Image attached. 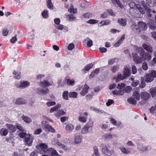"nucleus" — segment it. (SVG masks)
I'll return each instance as SVG.
<instances>
[{"mask_svg":"<svg viewBox=\"0 0 156 156\" xmlns=\"http://www.w3.org/2000/svg\"><path fill=\"white\" fill-rule=\"evenodd\" d=\"M135 48L136 52L139 53L142 60L145 61L147 60L148 61H149L151 60V55L148 53L146 52L142 48L135 46Z\"/></svg>","mask_w":156,"mask_h":156,"instance_id":"1","label":"nucleus"},{"mask_svg":"<svg viewBox=\"0 0 156 156\" xmlns=\"http://www.w3.org/2000/svg\"><path fill=\"white\" fill-rule=\"evenodd\" d=\"M156 77V70H151L148 73L146 74L145 77V81L147 83L151 82Z\"/></svg>","mask_w":156,"mask_h":156,"instance_id":"2","label":"nucleus"},{"mask_svg":"<svg viewBox=\"0 0 156 156\" xmlns=\"http://www.w3.org/2000/svg\"><path fill=\"white\" fill-rule=\"evenodd\" d=\"M110 146L109 144L104 145L102 148L103 153L106 156H111L114 153L113 150H110Z\"/></svg>","mask_w":156,"mask_h":156,"instance_id":"3","label":"nucleus"},{"mask_svg":"<svg viewBox=\"0 0 156 156\" xmlns=\"http://www.w3.org/2000/svg\"><path fill=\"white\" fill-rule=\"evenodd\" d=\"M30 85V83L29 82L27 81H23L16 83L15 86L17 88L23 89L27 87Z\"/></svg>","mask_w":156,"mask_h":156,"instance_id":"4","label":"nucleus"},{"mask_svg":"<svg viewBox=\"0 0 156 156\" xmlns=\"http://www.w3.org/2000/svg\"><path fill=\"white\" fill-rule=\"evenodd\" d=\"M89 88V87L88 85L85 84L84 86H82L81 87H79L76 89V90L77 91H80L81 89H82V90L80 92V94L82 96H83L87 93Z\"/></svg>","mask_w":156,"mask_h":156,"instance_id":"5","label":"nucleus"},{"mask_svg":"<svg viewBox=\"0 0 156 156\" xmlns=\"http://www.w3.org/2000/svg\"><path fill=\"white\" fill-rule=\"evenodd\" d=\"M45 121H43L42 123V126L45 130L46 131L48 130L53 133H55V129L50 125L46 124L45 123Z\"/></svg>","mask_w":156,"mask_h":156,"instance_id":"6","label":"nucleus"},{"mask_svg":"<svg viewBox=\"0 0 156 156\" xmlns=\"http://www.w3.org/2000/svg\"><path fill=\"white\" fill-rule=\"evenodd\" d=\"M88 114L87 112L81 113L79 117V120L81 122L85 123L87 122Z\"/></svg>","mask_w":156,"mask_h":156,"instance_id":"7","label":"nucleus"},{"mask_svg":"<svg viewBox=\"0 0 156 156\" xmlns=\"http://www.w3.org/2000/svg\"><path fill=\"white\" fill-rule=\"evenodd\" d=\"M150 94L147 92H143L141 93V98L144 101H147L150 98Z\"/></svg>","mask_w":156,"mask_h":156,"instance_id":"8","label":"nucleus"},{"mask_svg":"<svg viewBox=\"0 0 156 156\" xmlns=\"http://www.w3.org/2000/svg\"><path fill=\"white\" fill-rule=\"evenodd\" d=\"M132 55L133 60L136 64L141 63L142 62V60L141 58H140L137 54L133 53Z\"/></svg>","mask_w":156,"mask_h":156,"instance_id":"9","label":"nucleus"},{"mask_svg":"<svg viewBox=\"0 0 156 156\" xmlns=\"http://www.w3.org/2000/svg\"><path fill=\"white\" fill-rule=\"evenodd\" d=\"M131 74V73L130 71V68L126 66H125L124 67L123 74V75H124V77H126V78L130 76Z\"/></svg>","mask_w":156,"mask_h":156,"instance_id":"10","label":"nucleus"},{"mask_svg":"<svg viewBox=\"0 0 156 156\" xmlns=\"http://www.w3.org/2000/svg\"><path fill=\"white\" fill-rule=\"evenodd\" d=\"M137 25L139 29L140 30H145L147 27L146 24L143 22H138Z\"/></svg>","mask_w":156,"mask_h":156,"instance_id":"11","label":"nucleus"},{"mask_svg":"<svg viewBox=\"0 0 156 156\" xmlns=\"http://www.w3.org/2000/svg\"><path fill=\"white\" fill-rule=\"evenodd\" d=\"M27 136V137H26L25 138V142L28 146H31L33 142V138L30 136V135Z\"/></svg>","mask_w":156,"mask_h":156,"instance_id":"12","label":"nucleus"},{"mask_svg":"<svg viewBox=\"0 0 156 156\" xmlns=\"http://www.w3.org/2000/svg\"><path fill=\"white\" fill-rule=\"evenodd\" d=\"M65 129L67 132L70 133L74 129V126L72 124L68 123L66 126Z\"/></svg>","mask_w":156,"mask_h":156,"instance_id":"13","label":"nucleus"},{"mask_svg":"<svg viewBox=\"0 0 156 156\" xmlns=\"http://www.w3.org/2000/svg\"><path fill=\"white\" fill-rule=\"evenodd\" d=\"M142 47L146 51L150 52H152L153 51V50L152 47L150 45L146 44H142Z\"/></svg>","mask_w":156,"mask_h":156,"instance_id":"14","label":"nucleus"},{"mask_svg":"<svg viewBox=\"0 0 156 156\" xmlns=\"http://www.w3.org/2000/svg\"><path fill=\"white\" fill-rule=\"evenodd\" d=\"M41 149L45 152L47 153L49 151L47 145L44 143H41L39 145Z\"/></svg>","mask_w":156,"mask_h":156,"instance_id":"15","label":"nucleus"},{"mask_svg":"<svg viewBox=\"0 0 156 156\" xmlns=\"http://www.w3.org/2000/svg\"><path fill=\"white\" fill-rule=\"evenodd\" d=\"M27 103L26 100L24 99L20 98L17 99L15 102L16 105H22L25 104Z\"/></svg>","mask_w":156,"mask_h":156,"instance_id":"16","label":"nucleus"},{"mask_svg":"<svg viewBox=\"0 0 156 156\" xmlns=\"http://www.w3.org/2000/svg\"><path fill=\"white\" fill-rule=\"evenodd\" d=\"M49 90L48 89L44 90L40 88H38L37 90V93L40 95H44L48 92Z\"/></svg>","mask_w":156,"mask_h":156,"instance_id":"17","label":"nucleus"},{"mask_svg":"<svg viewBox=\"0 0 156 156\" xmlns=\"http://www.w3.org/2000/svg\"><path fill=\"white\" fill-rule=\"evenodd\" d=\"M65 81L68 85L73 86L75 84V80L73 79L71 80L69 78H66Z\"/></svg>","mask_w":156,"mask_h":156,"instance_id":"18","label":"nucleus"},{"mask_svg":"<svg viewBox=\"0 0 156 156\" xmlns=\"http://www.w3.org/2000/svg\"><path fill=\"white\" fill-rule=\"evenodd\" d=\"M129 6L131 8L135 9H138L140 8V6L138 4H136L134 2H131L129 4Z\"/></svg>","mask_w":156,"mask_h":156,"instance_id":"19","label":"nucleus"},{"mask_svg":"<svg viewBox=\"0 0 156 156\" xmlns=\"http://www.w3.org/2000/svg\"><path fill=\"white\" fill-rule=\"evenodd\" d=\"M132 96L133 98L136 100L139 101L141 97V94H140L138 91H135L133 92Z\"/></svg>","mask_w":156,"mask_h":156,"instance_id":"20","label":"nucleus"},{"mask_svg":"<svg viewBox=\"0 0 156 156\" xmlns=\"http://www.w3.org/2000/svg\"><path fill=\"white\" fill-rule=\"evenodd\" d=\"M94 125L93 122L91 119H89V122L85 125L90 131L92 130V127Z\"/></svg>","mask_w":156,"mask_h":156,"instance_id":"21","label":"nucleus"},{"mask_svg":"<svg viewBox=\"0 0 156 156\" xmlns=\"http://www.w3.org/2000/svg\"><path fill=\"white\" fill-rule=\"evenodd\" d=\"M6 127L9 129L10 132H14L16 130V126L12 124H7Z\"/></svg>","mask_w":156,"mask_h":156,"instance_id":"22","label":"nucleus"},{"mask_svg":"<svg viewBox=\"0 0 156 156\" xmlns=\"http://www.w3.org/2000/svg\"><path fill=\"white\" fill-rule=\"evenodd\" d=\"M120 149L121 151L124 154H128L131 153V149L129 148L126 149L125 147H120Z\"/></svg>","mask_w":156,"mask_h":156,"instance_id":"23","label":"nucleus"},{"mask_svg":"<svg viewBox=\"0 0 156 156\" xmlns=\"http://www.w3.org/2000/svg\"><path fill=\"white\" fill-rule=\"evenodd\" d=\"M111 22V21L109 20H104L98 23V25L100 27L104 25H107L110 24Z\"/></svg>","mask_w":156,"mask_h":156,"instance_id":"24","label":"nucleus"},{"mask_svg":"<svg viewBox=\"0 0 156 156\" xmlns=\"http://www.w3.org/2000/svg\"><path fill=\"white\" fill-rule=\"evenodd\" d=\"M112 93L114 95H122L124 94V92L123 90L120 89L118 91L116 90H114L112 91Z\"/></svg>","mask_w":156,"mask_h":156,"instance_id":"25","label":"nucleus"},{"mask_svg":"<svg viewBox=\"0 0 156 156\" xmlns=\"http://www.w3.org/2000/svg\"><path fill=\"white\" fill-rule=\"evenodd\" d=\"M149 92L153 98H155L156 97V88L155 87L151 88L149 90Z\"/></svg>","mask_w":156,"mask_h":156,"instance_id":"26","label":"nucleus"},{"mask_svg":"<svg viewBox=\"0 0 156 156\" xmlns=\"http://www.w3.org/2000/svg\"><path fill=\"white\" fill-rule=\"evenodd\" d=\"M51 85L52 84H51L48 82V81L46 80L42 81L40 83V86L44 87Z\"/></svg>","mask_w":156,"mask_h":156,"instance_id":"27","label":"nucleus"},{"mask_svg":"<svg viewBox=\"0 0 156 156\" xmlns=\"http://www.w3.org/2000/svg\"><path fill=\"white\" fill-rule=\"evenodd\" d=\"M125 35H123L121 37L120 39L114 44V46L115 47H118L122 43L123 41L125 39Z\"/></svg>","mask_w":156,"mask_h":156,"instance_id":"28","label":"nucleus"},{"mask_svg":"<svg viewBox=\"0 0 156 156\" xmlns=\"http://www.w3.org/2000/svg\"><path fill=\"white\" fill-rule=\"evenodd\" d=\"M52 143L55 146L60 147H61L64 149H66L67 148V147L64 144H62L61 143L58 141L56 142L54 141H53Z\"/></svg>","mask_w":156,"mask_h":156,"instance_id":"29","label":"nucleus"},{"mask_svg":"<svg viewBox=\"0 0 156 156\" xmlns=\"http://www.w3.org/2000/svg\"><path fill=\"white\" fill-rule=\"evenodd\" d=\"M126 21L125 19L120 18L118 19V22L121 25L123 26H125L126 24Z\"/></svg>","mask_w":156,"mask_h":156,"instance_id":"30","label":"nucleus"},{"mask_svg":"<svg viewBox=\"0 0 156 156\" xmlns=\"http://www.w3.org/2000/svg\"><path fill=\"white\" fill-rule=\"evenodd\" d=\"M119 69V66L118 65H115L111 67L110 69L113 73H115Z\"/></svg>","mask_w":156,"mask_h":156,"instance_id":"31","label":"nucleus"},{"mask_svg":"<svg viewBox=\"0 0 156 156\" xmlns=\"http://www.w3.org/2000/svg\"><path fill=\"white\" fill-rule=\"evenodd\" d=\"M93 66V65L92 63L89 64L84 67V68L82 70L84 72L86 71H88Z\"/></svg>","mask_w":156,"mask_h":156,"instance_id":"32","label":"nucleus"},{"mask_svg":"<svg viewBox=\"0 0 156 156\" xmlns=\"http://www.w3.org/2000/svg\"><path fill=\"white\" fill-rule=\"evenodd\" d=\"M82 138L79 135H76L74 137V141L75 143L78 144L81 142Z\"/></svg>","mask_w":156,"mask_h":156,"instance_id":"33","label":"nucleus"},{"mask_svg":"<svg viewBox=\"0 0 156 156\" xmlns=\"http://www.w3.org/2000/svg\"><path fill=\"white\" fill-rule=\"evenodd\" d=\"M86 41L87 42V46L88 47H90L92 45L93 41L92 40L87 38L83 41V42H85Z\"/></svg>","mask_w":156,"mask_h":156,"instance_id":"34","label":"nucleus"},{"mask_svg":"<svg viewBox=\"0 0 156 156\" xmlns=\"http://www.w3.org/2000/svg\"><path fill=\"white\" fill-rule=\"evenodd\" d=\"M49 151H51V155L52 156H60L57 151L52 148H49Z\"/></svg>","mask_w":156,"mask_h":156,"instance_id":"35","label":"nucleus"},{"mask_svg":"<svg viewBox=\"0 0 156 156\" xmlns=\"http://www.w3.org/2000/svg\"><path fill=\"white\" fill-rule=\"evenodd\" d=\"M23 119L26 123H29L32 121V119L30 118L25 116L22 117Z\"/></svg>","mask_w":156,"mask_h":156,"instance_id":"36","label":"nucleus"},{"mask_svg":"<svg viewBox=\"0 0 156 156\" xmlns=\"http://www.w3.org/2000/svg\"><path fill=\"white\" fill-rule=\"evenodd\" d=\"M66 82H65V79L62 81L61 79L59 80L58 82V87L59 88L63 87L66 84Z\"/></svg>","mask_w":156,"mask_h":156,"instance_id":"37","label":"nucleus"},{"mask_svg":"<svg viewBox=\"0 0 156 156\" xmlns=\"http://www.w3.org/2000/svg\"><path fill=\"white\" fill-rule=\"evenodd\" d=\"M13 74L15 75L14 77L17 79H20L21 77V73L20 72L14 71Z\"/></svg>","mask_w":156,"mask_h":156,"instance_id":"38","label":"nucleus"},{"mask_svg":"<svg viewBox=\"0 0 156 156\" xmlns=\"http://www.w3.org/2000/svg\"><path fill=\"white\" fill-rule=\"evenodd\" d=\"M126 78V77H124V75H123V76H122L121 73H118V74L117 79H116L115 78H114L113 79V80H115V81L117 82L118 81V79L122 80Z\"/></svg>","mask_w":156,"mask_h":156,"instance_id":"39","label":"nucleus"},{"mask_svg":"<svg viewBox=\"0 0 156 156\" xmlns=\"http://www.w3.org/2000/svg\"><path fill=\"white\" fill-rule=\"evenodd\" d=\"M89 129L84 126V127L82 129L81 133L82 134H86L88 133L89 131Z\"/></svg>","mask_w":156,"mask_h":156,"instance_id":"40","label":"nucleus"},{"mask_svg":"<svg viewBox=\"0 0 156 156\" xmlns=\"http://www.w3.org/2000/svg\"><path fill=\"white\" fill-rule=\"evenodd\" d=\"M133 97L130 98L128 100V101L129 103L135 105L136 103V101Z\"/></svg>","mask_w":156,"mask_h":156,"instance_id":"41","label":"nucleus"},{"mask_svg":"<svg viewBox=\"0 0 156 156\" xmlns=\"http://www.w3.org/2000/svg\"><path fill=\"white\" fill-rule=\"evenodd\" d=\"M66 114V112H64L63 111L60 110L59 111L55 113V115L58 117L62 115H64Z\"/></svg>","mask_w":156,"mask_h":156,"instance_id":"42","label":"nucleus"},{"mask_svg":"<svg viewBox=\"0 0 156 156\" xmlns=\"http://www.w3.org/2000/svg\"><path fill=\"white\" fill-rule=\"evenodd\" d=\"M47 6L49 9H53V5L51 2V0H47Z\"/></svg>","mask_w":156,"mask_h":156,"instance_id":"43","label":"nucleus"},{"mask_svg":"<svg viewBox=\"0 0 156 156\" xmlns=\"http://www.w3.org/2000/svg\"><path fill=\"white\" fill-rule=\"evenodd\" d=\"M0 133L2 136H5L7 134L8 131L6 129H2L1 130Z\"/></svg>","mask_w":156,"mask_h":156,"instance_id":"44","label":"nucleus"},{"mask_svg":"<svg viewBox=\"0 0 156 156\" xmlns=\"http://www.w3.org/2000/svg\"><path fill=\"white\" fill-rule=\"evenodd\" d=\"M112 137V135L110 134H106L104 135L102 137L103 139H109Z\"/></svg>","mask_w":156,"mask_h":156,"instance_id":"45","label":"nucleus"},{"mask_svg":"<svg viewBox=\"0 0 156 156\" xmlns=\"http://www.w3.org/2000/svg\"><path fill=\"white\" fill-rule=\"evenodd\" d=\"M68 11L71 13H76L77 12V9H74L72 5L70 7V8L68 9Z\"/></svg>","mask_w":156,"mask_h":156,"instance_id":"46","label":"nucleus"},{"mask_svg":"<svg viewBox=\"0 0 156 156\" xmlns=\"http://www.w3.org/2000/svg\"><path fill=\"white\" fill-rule=\"evenodd\" d=\"M77 94V93L75 92H72L69 93V95L70 97L76 98Z\"/></svg>","mask_w":156,"mask_h":156,"instance_id":"47","label":"nucleus"},{"mask_svg":"<svg viewBox=\"0 0 156 156\" xmlns=\"http://www.w3.org/2000/svg\"><path fill=\"white\" fill-rule=\"evenodd\" d=\"M137 148L140 151H144L146 150L145 147H144L141 144H138L137 145Z\"/></svg>","mask_w":156,"mask_h":156,"instance_id":"48","label":"nucleus"},{"mask_svg":"<svg viewBox=\"0 0 156 156\" xmlns=\"http://www.w3.org/2000/svg\"><path fill=\"white\" fill-rule=\"evenodd\" d=\"M141 3L144 7L145 9L147 10V12L148 13H150L151 12V10L150 9L149 7H147L144 2H142Z\"/></svg>","mask_w":156,"mask_h":156,"instance_id":"49","label":"nucleus"},{"mask_svg":"<svg viewBox=\"0 0 156 156\" xmlns=\"http://www.w3.org/2000/svg\"><path fill=\"white\" fill-rule=\"evenodd\" d=\"M112 3L115 5H119L121 8H122L123 5H120V2L119 0H111Z\"/></svg>","mask_w":156,"mask_h":156,"instance_id":"50","label":"nucleus"},{"mask_svg":"<svg viewBox=\"0 0 156 156\" xmlns=\"http://www.w3.org/2000/svg\"><path fill=\"white\" fill-rule=\"evenodd\" d=\"M60 106V105H58L54 107L53 108H52L50 110V113H52L53 112L56 111L57 110Z\"/></svg>","mask_w":156,"mask_h":156,"instance_id":"51","label":"nucleus"},{"mask_svg":"<svg viewBox=\"0 0 156 156\" xmlns=\"http://www.w3.org/2000/svg\"><path fill=\"white\" fill-rule=\"evenodd\" d=\"M68 92L67 91H64L62 94V96L63 98L66 100H68Z\"/></svg>","mask_w":156,"mask_h":156,"instance_id":"52","label":"nucleus"},{"mask_svg":"<svg viewBox=\"0 0 156 156\" xmlns=\"http://www.w3.org/2000/svg\"><path fill=\"white\" fill-rule=\"evenodd\" d=\"M98 21L94 19H90L87 21V23L91 24H93L97 23Z\"/></svg>","mask_w":156,"mask_h":156,"instance_id":"53","label":"nucleus"},{"mask_svg":"<svg viewBox=\"0 0 156 156\" xmlns=\"http://www.w3.org/2000/svg\"><path fill=\"white\" fill-rule=\"evenodd\" d=\"M45 75L42 74H40L36 76V80L41 81L42 79L45 76Z\"/></svg>","mask_w":156,"mask_h":156,"instance_id":"54","label":"nucleus"},{"mask_svg":"<svg viewBox=\"0 0 156 156\" xmlns=\"http://www.w3.org/2000/svg\"><path fill=\"white\" fill-rule=\"evenodd\" d=\"M125 84L123 83H121L120 84H119L117 85V88L118 89H122L125 86Z\"/></svg>","mask_w":156,"mask_h":156,"instance_id":"55","label":"nucleus"},{"mask_svg":"<svg viewBox=\"0 0 156 156\" xmlns=\"http://www.w3.org/2000/svg\"><path fill=\"white\" fill-rule=\"evenodd\" d=\"M148 68V67L147 63L146 62L143 63L142 65V69L146 71L147 69Z\"/></svg>","mask_w":156,"mask_h":156,"instance_id":"56","label":"nucleus"},{"mask_svg":"<svg viewBox=\"0 0 156 156\" xmlns=\"http://www.w3.org/2000/svg\"><path fill=\"white\" fill-rule=\"evenodd\" d=\"M48 11L47 10H45L42 13L43 17L44 18H47L48 17Z\"/></svg>","mask_w":156,"mask_h":156,"instance_id":"57","label":"nucleus"},{"mask_svg":"<svg viewBox=\"0 0 156 156\" xmlns=\"http://www.w3.org/2000/svg\"><path fill=\"white\" fill-rule=\"evenodd\" d=\"M116 58H114L110 59L108 60V64L109 65H112L115 62Z\"/></svg>","mask_w":156,"mask_h":156,"instance_id":"58","label":"nucleus"},{"mask_svg":"<svg viewBox=\"0 0 156 156\" xmlns=\"http://www.w3.org/2000/svg\"><path fill=\"white\" fill-rule=\"evenodd\" d=\"M141 80H142V81H141V83L140 84V87L142 88H144L145 86V82L143 80L144 78L143 77H142L141 78Z\"/></svg>","mask_w":156,"mask_h":156,"instance_id":"59","label":"nucleus"},{"mask_svg":"<svg viewBox=\"0 0 156 156\" xmlns=\"http://www.w3.org/2000/svg\"><path fill=\"white\" fill-rule=\"evenodd\" d=\"M66 18L67 20L70 21H71L73 20L74 17L73 15L69 14L66 16Z\"/></svg>","mask_w":156,"mask_h":156,"instance_id":"60","label":"nucleus"},{"mask_svg":"<svg viewBox=\"0 0 156 156\" xmlns=\"http://www.w3.org/2000/svg\"><path fill=\"white\" fill-rule=\"evenodd\" d=\"M56 103L55 101H49L46 103V105L48 106H51L55 105Z\"/></svg>","mask_w":156,"mask_h":156,"instance_id":"61","label":"nucleus"},{"mask_svg":"<svg viewBox=\"0 0 156 156\" xmlns=\"http://www.w3.org/2000/svg\"><path fill=\"white\" fill-rule=\"evenodd\" d=\"M94 154L96 156H98L99 154L98 148L96 147H94Z\"/></svg>","mask_w":156,"mask_h":156,"instance_id":"62","label":"nucleus"},{"mask_svg":"<svg viewBox=\"0 0 156 156\" xmlns=\"http://www.w3.org/2000/svg\"><path fill=\"white\" fill-rule=\"evenodd\" d=\"M16 129L17 128L21 131H24V128L21 126L20 124H17L16 125Z\"/></svg>","mask_w":156,"mask_h":156,"instance_id":"63","label":"nucleus"},{"mask_svg":"<svg viewBox=\"0 0 156 156\" xmlns=\"http://www.w3.org/2000/svg\"><path fill=\"white\" fill-rule=\"evenodd\" d=\"M38 154V151H34L30 154V156H37Z\"/></svg>","mask_w":156,"mask_h":156,"instance_id":"64","label":"nucleus"}]
</instances>
